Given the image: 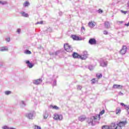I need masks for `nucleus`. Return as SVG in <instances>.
Masks as SVG:
<instances>
[{
  "label": "nucleus",
  "mask_w": 129,
  "mask_h": 129,
  "mask_svg": "<svg viewBox=\"0 0 129 129\" xmlns=\"http://www.w3.org/2000/svg\"><path fill=\"white\" fill-rule=\"evenodd\" d=\"M99 120H100V115H97L88 118L87 122L89 124H91V125H95L97 123H99Z\"/></svg>",
  "instance_id": "nucleus-1"
},
{
  "label": "nucleus",
  "mask_w": 129,
  "mask_h": 129,
  "mask_svg": "<svg viewBox=\"0 0 129 129\" xmlns=\"http://www.w3.org/2000/svg\"><path fill=\"white\" fill-rule=\"evenodd\" d=\"M63 47L64 50H66L67 52H72V51H73V48H72V47H71V46H70V45L68 43L64 44Z\"/></svg>",
  "instance_id": "nucleus-2"
},
{
  "label": "nucleus",
  "mask_w": 129,
  "mask_h": 129,
  "mask_svg": "<svg viewBox=\"0 0 129 129\" xmlns=\"http://www.w3.org/2000/svg\"><path fill=\"white\" fill-rule=\"evenodd\" d=\"M88 58V53L87 51H84L82 55H80V59L82 60H86Z\"/></svg>",
  "instance_id": "nucleus-3"
},
{
  "label": "nucleus",
  "mask_w": 129,
  "mask_h": 129,
  "mask_svg": "<svg viewBox=\"0 0 129 129\" xmlns=\"http://www.w3.org/2000/svg\"><path fill=\"white\" fill-rule=\"evenodd\" d=\"M109 126L110 129H121L120 126L117 125V124H115V122H112Z\"/></svg>",
  "instance_id": "nucleus-4"
},
{
  "label": "nucleus",
  "mask_w": 129,
  "mask_h": 129,
  "mask_svg": "<svg viewBox=\"0 0 129 129\" xmlns=\"http://www.w3.org/2000/svg\"><path fill=\"white\" fill-rule=\"evenodd\" d=\"M53 119H55V120H62V119H63V115L55 114Z\"/></svg>",
  "instance_id": "nucleus-5"
},
{
  "label": "nucleus",
  "mask_w": 129,
  "mask_h": 129,
  "mask_svg": "<svg viewBox=\"0 0 129 129\" xmlns=\"http://www.w3.org/2000/svg\"><path fill=\"white\" fill-rule=\"evenodd\" d=\"M100 64L101 67H106L107 66V61L101 59L100 60Z\"/></svg>",
  "instance_id": "nucleus-6"
},
{
  "label": "nucleus",
  "mask_w": 129,
  "mask_h": 129,
  "mask_svg": "<svg viewBox=\"0 0 129 129\" xmlns=\"http://www.w3.org/2000/svg\"><path fill=\"white\" fill-rule=\"evenodd\" d=\"M42 82H43L42 79H39L34 80L33 84H35V85H40V84H42Z\"/></svg>",
  "instance_id": "nucleus-7"
},
{
  "label": "nucleus",
  "mask_w": 129,
  "mask_h": 129,
  "mask_svg": "<svg viewBox=\"0 0 129 129\" xmlns=\"http://www.w3.org/2000/svg\"><path fill=\"white\" fill-rule=\"evenodd\" d=\"M127 47L125 45H123L122 49L120 50V53L121 55H124L126 53Z\"/></svg>",
  "instance_id": "nucleus-8"
},
{
  "label": "nucleus",
  "mask_w": 129,
  "mask_h": 129,
  "mask_svg": "<svg viewBox=\"0 0 129 129\" xmlns=\"http://www.w3.org/2000/svg\"><path fill=\"white\" fill-rule=\"evenodd\" d=\"M96 39L95 38H90L89 40L90 45H96Z\"/></svg>",
  "instance_id": "nucleus-9"
},
{
  "label": "nucleus",
  "mask_w": 129,
  "mask_h": 129,
  "mask_svg": "<svg viewBox=\"0 0 129 129\" xmlns=\"http://www.w3.org/2000/svg\"><path fill=\"white\" fill-rule=\"evenodd\" d=\"M25 116L28 118V119H33V112L26 113Z\"/></svg>",
  "instance_id": "nucleus-10"
},
{
  "label": "nucleus",
  "mask_w": 129,
  "mask_h": 129,
  "mask_svg": "<svg viewBox=\"0 0 129 129\" xmlns=\"http://www.w3.org/2000/svg\"><path fill=\"white\" fill-rule=\"evenodd\" d=\"M126 124V121H122L119 122L118 123H117V125L118 126H120V127L121 128V127L124 126Z\"/></svg>",
  "instance_id": "nucleus-11"
},
{
  "label": "nucleus",
  "mask_w": 129,
  "mask_h": 129,
  "mask_svg": "<svg viewBox=\"0 0 129 129\" xmlns=\"http://www.w3.org/2000/svg\"><path fill=\"white\" fill-rule=\"evenodd\" d=\"M112 88L114 89H121V88H122V86L120 85L114 84L113 85Z\"/></svg>",
  "instance_id": "nucleus-12"
},
{
  "label": "nucleus",
  "mask_w": 129,
  "mask_h": 129,
  "mask_svg": "<svg viewBox=\"0 0 129 129\" xmlns=\"http://www.w3.org/2000/svg\"><path fill=\"white\" fill-rule=\"evenodd\" d=\"M25 63L27 65L28 68H33V63L30 62V60H25Z\"/></svg>",
  "instance_id": "nucleus-13"
},
{
  "label": "nucleus",
  "mask_w": 129,
  "mask_h": 129,
  "mask_svg": "<svg viewBox=\"0 0 129 129\" xmlns=\"http://www.w3.org/2000/svg\"><path fill=\"white\" fill-rule=\"evenodd\" d=\"M9 48L7 46H3L0 47V52H5L6 51H8Z\"/></svg>",
  "instance_id": "nucleus-14"
},
{
  "label": "nucleus",
  "mask_w": 129,
  "mask_h": 129,
  "mask_svg": "<svg viewBox=\"0 0 129 129\" xmlns=\"http://www.w3.org/2000/svg\"><path fill=\"white\" fill-rule=\"evenodd\" d=\"M20 14H21L22 17H24V18H28L29 17V14L26 13V12L22 11L20 12Z\"/></svg>",
  "instance_id": "nucleus-15"
},
{
  "label": "nucleus",
  "mask_w": 129,
  "mask_h": 129,
  "mask_svg": "<svg viewBox=\"0 0 129 129\" xmlns=\"http://www.w3.org/2000/svg\"><path fill=\"white\" fill-rule=\"evenodd\" d=\"M104 26H105V28H106V29H109V28H110V24H109V23L108 21L105 22Z\"/></svg>",
  "instance_id": "nucleus-16"
},
{
  "label": "nucleus",
  "mask_w": 129,
  "mask_h": 129,
  "mask_svg": "<svg viewBox=\"0 0 129 129\" xmlns=\"http://www.w3.org/2000/svg\"><path fill=\"white\" fill-rule=\"evenodd\" d=\"M23 8H28L30 6V2L26 1L23 4Z\"/></svg>",
  "instance_id": "nucleus-17"
},
{
  "label": "nucleus",
  "mask_w": 129,
  "mask_h": 129,
  "mask_svg": "<svg viewBox=\"0 0 129 129\" xmlns=\"http://www.w3.org/2000/svg\"><path fill=\"white\" fill-rule=\"evenodd\" d=\"M72 55L73 58H79L80 59V55L78 54V53L76 52H74Z\"/></svg>",
  "instance_id": "nucleus-18"
},
{
  "label": "nucleus",
  "mask_w": 129,
  "mask_h": 129,
  "mask_svg": "<svg viewBox=\"0 0 129 129\" xmlns=\"http://www.w3.org/2000/svg\"><path fill=\"white\" fill-rule=\"evenodd\" d=\"M48 116H49V114L48 113V112L45 111L43 113V118H44V119H47V118H48Z\"/></svg>",
  "instance_id": "nucleus-19"
},
{
  "label": "nucleus",
  "mask_w": 129,
  "mask_h": 129,
  "mask_svg": "<svg viewBox=\"0 0 129 129\" xmlns=\"http://www.w3.org/2000/svg\"><path fill=\"white\" fill-rule=\"evenodd\" d=\"M116 114H120V112H121V109L119 107L116 108L115 110Z\"/></svg>",
  "instance_id": "nucleus-20"
},
{
  "label": "nucleus",
  "mask_w": 129,
  "mask_h": 129,
  "mask_svg": "<svg viewBox=\"0 0 129 129\" xmlns=\"http://www.w3.org/2000/svg\"><path fill=\"white\" fill-rule=\"evenodd\" d=\"M24 53L26 55H31L32 54V52L28 49L24 50Z\"/></svg>",
  "instance_id": "nucleus-21"
},
{
  "label": "nucleus",
  "mask_w": 129,
  "mask_h": 129,
  "mask_svg": "<svg viewBox=\"0 0 129 129\" xmlns=\"http://www.w3.org/2000/svg\"><path fill=\"white\" fill-rule=\"evenodd\" d=\"M72 38L73 40H75L76 41H79V37L76 36V35H72Z\"/></svg>",
  "instance_id": "nucleus-22"
},
{
  "label": "nucleus",
  "mask_w": 129,
  "mask_h": 129,
  "mask_svg": "<svg viewBox=\"0 0 129 129\" xmlns=\"http://www.w3.org/2000/svg\"><path fill=\"white\" fill-rule=\"evenodd\" d=\"M88 26L91 28H94V27H95V25H94V24H93V23H92V22H89Z\"/></svg>",
  "instance_id": "nucleus-23"
},
{
  "label": "nucleus",
  "mask_w": 129,
  "mask_h": 129,
  "mask_svg": "<svg viewBox=\"0 0 129 129\" xmlns=\"http://www.w3.org/2000/svg\"><path fill=\"white\" fill-rule=\"evenodd\" d=\"M50 108H52V109H56V110H58L59 109V107L57 106H53V105L50 106Z\"/></svg>",
  "instance_id": "nucleus-24"
},
{
  "label": "nucleus",
  "mask_w": 129,
  "mask_h": 129,
  "mask_svg": "<svg viewBox=\"0 0 129 129\" xmlns=\"http://www.w3.org/2000/svg\"><path fill=\"white\" fill-rule=\"evenodd\" d=\"M86 118L85 116H81L80 117H79V120H80V121H84V120Z\"/></svg>",
  "instance_id": "nucleus-25"
},
{
  "label": "nucleus",
  "mask_w": 129,
  "mask_h": 129,
  "mask_svg": "<svg viewBox=\"0 0 129 129\" xmlns=\"http://www.w3.org/2000/svg\"><path fill=\"white\" fill-rule=\"evenodd\" d=\"M92 84H94L97 82H98V79H93L92 80Z\"/></svg>",
  "instance_id": "nucleus-26"
},
{
  "label": "nucleus",
  "mask_w": 129,
  "mask_h": 129,
  "mask_svg": "<svg viewBox=\"0 0 129 129\" xmlns=\"http://www.w3.org/2000/svg\"><path fill=\"white\" fill-rule=\"evenodd\" d=\"M0 5H2V6H4L5 5H8V2L7 1H0Z\"/></svg>",
  "instance_id": "nucleus-27"
},
{
  "label": "nucleus",
  "mask_w": 129,
  "mask_h": 129,
  "mask_svg": "<svg viewBox=\"0 0 129 129\" xmlns=\"http://www.w3.org/2000/svg\"><path fill=\"white\" fill-rule=\"evenodd\" d=\"M21 104L22 107H25V106H26V102H25V101H21Z\"/></svg>",
  "instance_id": "nucleus-28"
},
{
  "label": "nucleus",
  "mask_w": 129,
  "mask_h": 129,
  "mask_svg": "<svg viewBox=\"0 0 129 129\" xmlns=\"http://www.w3.org/2000/svg\"><path fill=\"white\" fill-rule=\"evenodd\" d=\"M96 77L98 78V79H100V78L102 77V75L101 74H97L96 75Z\"/></svg>",
  "instance_id": "nucleus-29"
},
{
  "label": "nucleus",
  "mask_w": 129,
  "mask_h": 129,
  "mask_svg": "<svg viewBox=\"0 0 129 129\" xmlns=\"http://www.w3.org/2000/svg\"><path fill=\"white\" fill-rule=\"evenodd\" d=\"M11 93H12V92L10 91H6L5 92L6 95H9V94H11Z\"/></svg>",
  "instance_id": "nucleus-30"
},
{
  "label": "nucleus",
  "mask_w": 129,
  "mask_h": 129,
  "mask_svg": "<svg viewBox=\"0 0 129 129\" xmlns=\"http://www.w3.org/2000/svg\"><path fill=\"white\" fill-rule=\"evenodd\" d=\"M102 129H110L109 126L103 125V126H102Z\"/></svg>",
  "instance_id": "nucleus-31"
},
{
  "label": "nucleus",
  "mask_w": 129,
  "mask_h": 129,
  "mask_svg": "<svg viewBox=\"0 0 129 129\" xmlns=\"http://www.w3.org/2000/svg\"><path fill=\"white\" fill-rule=\"evenodd\" d=\"M60 52L61 51L60 50L56 51L55 52H54L55 56H57V55H59V54H60Z\"/></svg>",
  "instance_id": "nucleus-32"
},
{
  "label": "nucleus",
  "mask_w": 129,
  "mask_h": 129,
  "mask_svg": "<svg viewBox=\"0 0 129 129\" xmlns=\"http://www.w3.org/2000/svg\"><path fill=\"white\" fill-rule=\"evenodd\" d=\"M89 70H90L91 71H92L93 69H94V67L90 65L89 66Z\"/></svg>",
  "instance_id": "nucleus-33"
},
{
  "label": "nucleus",
  "mask_w": 129,
  "mask_h": 129,
  "mask_svg": "<svg viewBox=\"0 0 129 129\" xmlns=\"http://www.w3.org/2000/svg\"><path fill=\"white\" fill-rule=\"evenodd\" d=\"M125 109H126L127 114H129V105H128L127 106H126V107L125 108Z\"/></svg>",
  "instance_id": "nucleus-34"
},
{
  "label": "nucleus",
  "mask_w": 129,
  "mask_h": 129,
  "mask_svg": "<svg viewBox=\"0 0 129 129\" xmlns=\"http://www.w3.org/2000/svg\"><path fill=\"white\" fill-rule=\"evenodd\" d=\"M2 129H10V127L8 126L7 125H5L2 127Z\"/></svg>",
  "instance_id": "nucleus-35"
},
{
  "label": "nucleus",
  "mask_w": 129,
  "mask_h": 129,
  "mask_svg": "<svg viewBox=\"0 0 129 129\" xmlns=\"http://www.w3.org/2000/svg\"><path fill=\"white\" fill-rule=\"evenodd\" d=\"M57 85V81L54 80L53 82V84L52 85V86H56V85Z\"/></svg>",
  "instance_id": "nucleus-36"
},
{
  "label": "nucleus",
  "mask_w": 129,
  "mask_h": 129,
  "mask_svg": "<svg viewBox=\"0 0 129 129\" xmlns=\"http://www.w3.org/2000/svg\"><path fill=\"white\" fill-rule=\"evenodd\" d=\"M98 13H99V14H102V13H103V11H102L101 9H99L98 10Z\"/></svg>",
  "instance_id": "nucleus-37"
},
{
  "label": "nucleus",
  "mask_w": 129,
  "mask_h": 129,
  "mask_svg": "<svg viewBox=\"0 0 129 129\" xmlns=\"http://www.w3.org/2000/svg\"><path fill=\"white\" fill-rule=\"evenodd\" d=\"M82 32L83 33H84V32H85V27H84V26L82 27Z\"/></svg>",
  "instance_id": "nucleus-38"
},
{
  "label": "nucleus",
  "mask_w": 129,
  "mask_h": 129,
  "mask_svg": "<svg viewBox=\"0 0 129 129\" xmlns=\"http://www.w3.org/2000/svg\"><path fill=\"white\" fill-rule=\"evenodd\" d=\"M120 105H121L122 106H124L125 108L126 107V106H128V105H126L124 104V103H120Z\"/></svg>",
  "instance_id": "nucleus-39"
},
{
  "label": "nucleus",
  "mask_w": 129,
  "mask_h": 129,
  "mask_svg": "<svg viewBox=\"0 0 129 129\" xmlns=\"http://www.w3.org/2000/svg\"><path fill=\"white\" fill-rule=\"evenodd\" d=\"M34 129H42L40 126H35Z\"/></svg>",
  "instance_id": "nucleus-40"
},
{
  "label": "nucleus",
  "mask_w": 129,
  "mask_h": 129,
  "mask_svg": "<svg viewBox=\"0 0 129 129\" xmlns=\"http://www.w3.org/2000/svg\"><path fill=\"white\" fill-rule=\"evenodd\" d=\"M21 29L19 28L17 30V33H18V34H21Z\"/></svg>",
  "instance_id": "nucleus-41"
},
{
  "label": "nucleus",
  "mask_w": 129,
  "mask_h": 129,
  "mask_svg": "<svg viewBox=\"0 0 129 129\" xmlns=\"http://www.w3.org/2000/svg\"><path fill=\"white\" fill-rule=\"evenodd\" d=\"M105 112V111L104 110H102L100 112V114H101V115H102V114H104V112Z\"/></svg>",
  "instance_id": "nucleus-42"
},
{
  "label": "nucleus",
  "mask_w": 129,
  "mask_h": 129,
  "mask_svg": "<svg viewBox=\"0 0 129 129\" xmlns=\"http://www.w3.org/2000/svg\"><path fill=\"white\" fill-rule=\"evenodd\" d=\"M82 89V87H81V86H78L77 89H78L79 90H81Z\"/></svg>",
  "instance_id": "nucleus-43"
},
{
  "label": "nucleus",
  "mask_w": 129,
  "mask_h": 129,
  "mask_svg": "<svg viewBox=\"0 0 129 129\" xmlns=\"http://www.w3.org/2000/svg\"><path fill=\"white\" fill-rule=\"evenodd\" d=\"M6 40L7 41V42H9L11 41V38H10V37H8V38L6 39Z\"/></svg>",
  "instance_id": "nucleus-44"
},
{
  "label": "nucleus",
  "mask_w": 129,
  "mask_h": 129,
  "mask_svg": "<svg viewBox=\"0 0 129 129\" xmlns=\"http://www.w3.org/2000/svg\"><path fill=\"white\" fill-rule=\"evenodd\" d=\"M103 34H104V35H107L108 34V32H107V31H104V32H103Z\"/></svg>",
  "instance_id": "nucleus-45"
},
{
  "label": "nucleus",
  "mask_w": 129,
  "mask_h": 129,
  "mask_svg": "<svg viewBox=\"0 0 129 129\" xmlns=\"http://www.w3.org/2000/svg\"><path fill=\"white\" fill-rule=\"evenodd\" d=\"M49 55L54 56V55H55V52H49Z\"/></svg>",
  "instance_id": "nucleus-46"
},
{
  "label": "nucleus",
  "mask_w": 129,
  "mask_h": 129,
  "mask_svg": "<svg viewBox=\"0 0 129 129\" xmlns=\"http://www.w3.org/2000/svg\"><path fill=\"white\" fill-rule=\"evenodd\" d=\"M121 13H122L123 14H124V15H125V14H126V13H127V12L121 10Z\"/></svg>",
  "instance_id": "nucleus-47"
},
{
  "label": "nucleus",
  "mask_w": 129,
  "mask_h": 129,
  "mask_svg": "<svg viewBox=\"0 0 129 129\" xmlns=\"http://www.w3.org/2000/svg\"><path fill=\"white\" fill-rule=\"evenodd\" d=\"M36 24H40L42 25V24H43V21L38 22H37Z\"/></svg>",
  "instance_id": "nucleus-48"
},
{
  "label": "nucleus",
  "mask_w": 129,
  "mask_h": 129,
  "mask_svg": "<svg viewBox=\"0 0 129 129\" xmlns=\"http://www.w3.org/2000/svg\"><path fill=\"white\" fill-rule=\"evenodd\" d=\"M119 94L120 95H123V94L122 93H121V92H120L119 93Z\"/></svg>",
  "instance_id": "nucleus-49"
},
{
  "label": "nucleus",
  "mask_w": 129,
  "mask_h": 129,
  "mask_svg": "<svg viewBox=\"0 0 129 129\" xmlns=\"http://www.w3.org/2000/svg\"><path fill=\"white\" fill-rule=\"evenodd\" d=\"M119 23H120V24H122L123 23V21H119Z\"/></svg>",
  "instance_id": "nucleus-50"
},
{
  "label": "nucleus",
  "mask_w": 129,
  "mask_h": 129,
  "mask_svg": "<svg viewBox=\"0 0 129 129\" xmlns=\"http://www.w3.org/2000/svg\"><path fill=\"white\" fill-rule=\"evenodd\" d=\"M127 6L129 7V2L127 3Z\"/></svg>",
  "instance_id": "nucleus-51"
},
{
  "label": "nucleus",
  "mask_w": 129,
  "mask_h": 129,
  "mask_svg": "<svg viewBox=\"0 0 129 129\" xmlns=\"http://www.w3.org/2000/svg\"><path fill=\"white\" fill-rule=\"evenodd\" d=\"M39 49H41V46L40 47H38Z\"/></svg>",
  "instance_id": "nucleus-52"
},
{
  "label": "nucleus",
  "mask_w": 129,
  "mask_h": 129,
  "mask_svg": "<svg viewBox=\"0 0 129 129\" xmlns=\"http://www.w3.org/2000/svg\"><path fill=\"white\" fill-rule=\"evenodd\" d=\"M59 15H60V16H61V15H62V13H60H60H59Z\"/></svg>",
  "instance_id": "nucleus-53"
},
{
  "label": "nucleus",
  "mask_w": 129,
  "mask_h": 129,
  "mask_svg": "<svg viewBox=\"0 0 129 129\" xmlns=\"http://www.w3.org/2000/svg\"><path fill=\"white\" fill-rule=\"evenodd\" d=\"M59 15H60V16H61V15H62V13H60H60H59Z\"/></svg>",
  "instance_id": "nucleus-54"
},
{
  "label": "nucleus",
  "mask_w": 129,
  "mask_h": 129,
  "mask_svg": "<svg viewBox=\"0 0 129 129\" xmlns=\"http://www.w3.org/2000/svg\"><path fill=\"white\" fill-rule=\"evenodd\" d=\"M59 15H60V16H61V15H62V13H60H60H59Z\"/></svg>",
  "instance_id": "nucleus-55"
}]
</instances>
